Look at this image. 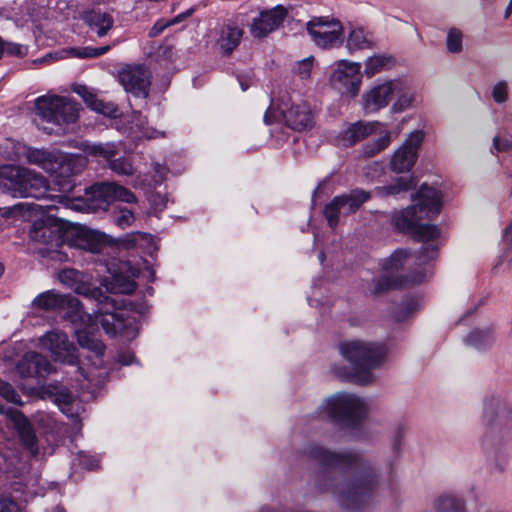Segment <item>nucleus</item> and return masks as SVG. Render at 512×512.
<instances>
[{
    "mask_svg": "<svg viewBox=\"0 0 512 512\" xmlns=\"http://www.w3.org/2000/svg\"><path fill=\"white\" fill-rule=\"evenodd\" d=\"M243 36V30L236 24H224L219 31L217 44L221 51L227 55L231 54L240 44Z\"/></svg>",
    "mask_w": 512,
    "mask_h": 512,
    "instance_id": "obj_28",
    "label": "nucleus"
},
{
    "mask_svg": "<svg viewBox=\"0 0 512 512\" xmlns=\"http://www.w3.org/2000/svg\"><path fill=\"white\" fill-rule=\"evenodd\" d=\"M3 52H4V45H3L2 40L0 39V58L2 57Z\"/></svg>",
    "mask_w": 512,
    "mask_h": 512,
    "instance_id": "obj_63",
    "label": "nucleus"
},
{
    "mask_svg": "<svg viewBox=\"0 0 512 512\" xmlns=\"http://www.w3.org/2000/svg\"><path fill=\"white\" fill-rule=\"evenodd\" d=\"M84 150L88 155L107 162L118 154L117 146L114 143L88 144Z\"/></svg>",
    "mask_w": 512,
    "mask_h": 512,
    "instance_id": "obj_36",
    "label": "nucleus"
},
{
    "mask_svg": "<svg viewBox=\"0 0 512 512\" xmlns=\"http://www.w3.org/2000/svg\"><path fill=\"white\" fill-rule=\"evenodd\" d=\"M36 114L59 130L64 125L75 123L79 117V105L71 98L62 96H40L35 100Z\"/></svg>",
    "mask_w": 512,
    "mask_h": 512,
    "instance_id": "obj_8",
    "label": "nucleus"
},
{
    "mask_svg": "<svg viewBox=\"0 0 512 512\" xmlns=\"http://www.w3.org/2000/svg\"><path fill=\"white\" fill-rule=\"evenodd\" d=\"M14 161H25L28 164L38 166L45 172L53 175L60 171L55 178H64L74 173L73 164L75 159L70 158L56 149H40L27 146L22 143H13Z\"/></svg>",
    "mask_w": 512,
    "mask_h": 512,
    "instance_id": "obj_5",
    "label": "nucleus"
},
{
    "mask_svg": "<svg viewBox=\"0 0 512 512\" xmlns=\"http://www.w3.org/2000/svg\"><path fill=\"white\" fill-rule=\"evenodd\" d=\"M72 242L73 246L92 253H100L106 246L102 234L87 229L78 230Z\"/></svg>",
    "mask_w": 512,
    "mask_h": 512,
    "instance_id": "obj_27",
    "label": "nucleus"
},
{
    "mask_svg": "<svg viewBox=\"0 0 512 512\" xmlns=\"http://www.w3.org/2000/svg\"><path fill=\"white\" fill-rule=\"evenodd\" d=\"M72 395L71 393H60L57 397V400L61 403H64V404H69L72 402Z\"/></svg>",
    "mask_w": 512,
    "mask_h": 512,
    "instance_id": "obj_59",
    "label": "nucleus"
},
{
    "mask_svg": "<svg viewBox=\"0 0 512 512\" xmlns=\"http://www.w3.org/2000/svg\"><path fill=\"white\" fill-rule=\"evenodd\" d=\"M493 146L497 151H506L512 148V142L509 140H501L499 137H494Z\"/></svg>",
    "mask_w": 512,
    "mask_h": 512,
    "instance_id": "obj_56",
    "label": "nucleus"
},
{
    "mask_svg": "<svg viewBox=\"0 0 512 512\" xmlns=\"http://www.w3.org/2000/svg\"><path fill=\"white\" fill-rule=\"evenodd\" d=\"M24 209H30L27 203H18L12 207V210L22 212Z\"/></svg>",
    "mask_w": 512,
    "mask_h": 512,
    "instance_id": "obj_61",
    "label": "nucleus"
},
{
    "mask_svg": "<svg viewBox=\"0 0 512 512\" xmlns=\"http://www.w3.org/2000/svg\"><path fill=\"white\" fill-rule=\"evenodd\" d=\"M401 284L395 280V279H390L389 277H381L379 278L376 283H375V287H374V293L375 294H381L383 293L384 291L390 289V288H395V287H398L400 286Z\"/></svg>",
    "mask_w": 512,
    "mask_h": 512,
    "instance_id": "obj_49",
    "label": "nucleus"
},
{
    "mask_svg": "<svg viewBox=\"0 0 512 512\" xmlns=\"http://www.w3.org/2000/svg\"><path fill=\"white\" fill-rule=\"evenodd\" d=\"M378 122L358 121L347 126L338 136L339 144L352 146L376 132Z\"/></svg>",
    "mask_w": 512,
    "mask_h": 512,
    "instance_id": "obj_25",
    "label": "nucleus"
},
{
    "mask_svg": "<svg viewBox=\"0 0 512 512\" xmlns=\"http://www.w3.org/2000/svg\"><path fill=\"white\" fill-rule=\"evenodd\" d=\"M170 25L169 22H165L164 20L157 21L153 27L149 30L148 35L149 37H157L160 35L168 26Z\"/></svg>",
    "mask_w": 512,
    "mask_h": 512,
    "instance_id": "obj_55",
    "label": "nucleus"
},
{
    "mask_svg": "<svg viewBox=\"0 0 512 512\" xmlns=\"http://www.w3.org/2000/svg\"><path fill=\"white\" fill-rule=\"evenodd\" d=\"M413 201V205L394 215L393 222L399 231L423 242L415 258L418 265H424L437 257L438 245L435 240L440 232L436 225H423L420 222L424 219H432L440 213L441 193L434 187L422 184Z\"/></svg>",
    "mask_w": 512,
    "mask_h": 512,
    "instance_id": "obj_2",
    "label": "nucleus"
},
{
    "mask_svg": "<svg viewBox=\"0 0 512 512\" xmlns=\"http://www.w3.org/2000/svg\"><path fill=\"white\" fill-rule=\"evenodd\" d=\"M26 167L15 164H3L0 166V190L15 198H20L21 191H26L23 179Z\"/></svg>",
    "mask_w": 512,
    "mask_h": 512,
    "instance_id": "obj_22",
    "label": "nucleus"
},
{
    "mask_svg": "<svg viewBox=\"0 0 512 512\" xmlns=\"http://www.w3.org/2000/svg\"><path fill=\"white\" fill-rule=\"evenodd\" d=\"M22 377H45L53 370L50 361L37 352H28L17 365Z\"/></svg>",
    "mask_w": 512,
    "mask_h": 512,
    "instance_id": "obj_23",
    "label": "nucleus"
},
{
    "mask_svg": "<svg viewBox=\"0 0 512 512\" xmlns=\"http://www.w3.org/2000/svg\"><path fill=\"white\" fill-rule=\"evenodd\" d=\"M112 196H113V202L121 201V202L129 203V204L137 202V197L132 191H130L126 187L121 186L115 182H113Z\"/></svg>",
    "mask_w": 512,
    "mask_h": 512,
    "instance_id": "obj_44",
    "label": "nucleus"
},
{
    "mask_svg": "<svg viewBox=\"0 0 512 512\" xmlns=\"http://www.w3.org/2000/svg\"><path fill=\"white\" fill-rule=\"evenodd\" d=\"M0 512H21V507L12 497L0 495Z\"/></svg>",
    "mask_w": 512,
    "mask_h": 512,
    "instance_id": "obj_50",
    "label": "nucleus"
},
{
    "mask_svg": "<svg viewBox=\"0 0 512 512\" xmlns=\"http://www.w3.org/2000/svg\"><path fill=\"white\" fill-rule=\"evenodd\" d=\"M85 191L87 200L94 209L106 210L113 203V182L95 183Z\"/></svg>",
    "mask_w": 512,
    "mask_h": 512,
    "instance_id": "obj_26",
    "label": "nucleus"
},
{
    "mask_svg": "<svg viewBox=\"0 0 512 512\" xmlns=\"http://www.w3.org/2000/svg\"><path fill=\"white\" fill-rule=\"evenodd\" d=\"M312 69V58H306L297 63L296 73L302 78H308Z\"/></svg>",
    "mask_w": 512,
    "mask_h": 512,
    "instance_id": "obj_53",
    "label": "nucleus"
},
{
    "mask_svg": "<svg viewBox=\"0 0 512 512\" xmlns=\"http://www.w3.org/2000/svg\"><path fill=\"white\" fill-rule=\"evenodd\" d=\"M322 408L333 421L346 426L357 425L368 412L365 400L349 393L331 396L323 403Z\"/></svg>",
    "mask_w": 512,
    "mask_h": 512,
    "instance_id": "obj_7",
    "label": "nucleus"
},
{
    "mask_svg": "<svg viewBox=\"0 0 512 512\" xmlns=\"http://www.w3.org/2000/svg\"><path fill=\"white\" fill-rule=\"evenodd\" d=\"M494 342V335L490 330L472 331L466 338V343L476 349H485Z\"/></svg>",
    "mask_w": 512,
    "mask_h": 512,
    "instance_id": "obj_37",
    "label": "nucleus"
},
{
    "mask_svg": "<svg viewBox=\"0 0 512 512\" xmlns=\"http://www.w3.org/2000/svg\"><path fill=\"white\" fill-rule=\"evenodd\" d=\"M446 45L449 52H460L462 49V33L455 28L450 29L447 35Z\"/></svg>",
    "mask_w": 512,
    "mask_h": 512,
    "instance_id": "obj_47",
    "label": "nucleus"
},
{
    "mask_svg": "<svg viewBox=\"0 0 512 512\" xmlns=\"http://www.w3.org/2000/svg\"><path fill=\"white\" fill-rule=\"evenodd\" d=\"M410 252L404 249L396 250L382 263V269L388 273L399 270L410 256Z\"/></svg>",
    "mask_w": 512,
    "mask_h": 512,
    "instance_id": "obj_40",
    "label": "nucleus"
},
{
    "mask_svg": "<svg viewBox=\"0 0 512 512\" xmlns=\"http://www.w3.org/2000/svg\"><path fill=\"white\" fill-rule=\"evenodd\" d=\"M24 175L23 186L26 191H21L20 198L49 199L65 204L66 194L70 193L75 185L72 178L66 176L61 179L55 178L51 186L44 175L27 167Z\"/></svg>",
    "mask_w": 512,
    "mask_h": 512,
    "instance_id": "obj_6",
    "label": "nucleus"
},
{
    "mask_svg": "<svg viewBox=\"0 0 512 512\" xmlns=\"http://www.w3.org/2000/svg\"><path fill=\"white\" fill-rule=\"evenodd\" d=\"M512 13V0H510L508 6L506 7V10H505V13H504V17L507 19L509 18V16L511 15Z\"/></svg>",
    "mask_w": 512,
    "mask_h": 512,
    "instance_id": "obj_62",
    "label": "nucleus"
},
{
    "mask_svg": "<svg viewBox=\"0 0 512 512\" xmlns=\"http://www.w3.org/2000/svg\"><path fill=\"white\" fill-rule=\"evenodd\" d=\"M134 220L135 216L131 210L120 206L115 207L113 213V222L117 226L122 229L127 228L133 224Z\"/></svg>",
    "mask_w": 512,
    "mask_h": 512,
    "instance_id": "obj_43",
    "label": "nucleus"
},
{
    "mask_svg": "<svg viewBox=\"0 0 512 512\" xmlns=\"http://www.w3.org/2000/svg\"><path fill=\"white\" fill-rule=\"evenodd\" d=\"M39 344L47 349L55 361L75 365L78 363L77 348L69 341L66 333L52 330L39 338Z\"/></svg>",
    "mask_w": 512,
    "mask_h": 512,
    "instance_id": "obj_12",
    "label": "nucleus"
},
{
    "mask_svg": "<svg viewBox=\"0 0 512 512\" xmlns=\"http://www.w3.org/2000/svg\"><path fill=\"white\" fill-rule=\"evenodd\" d=\"M339 350L351 364V371L343 376L362 385L372 381V370L379 368L387 356V349L383 344L362 340L345 341L340 344Z\"/></svg>",
    "mask_w": 512,
    "mask_h": 512,
    "instance_id": "obj_3",
    "label": "nucleus"
},
{
    "mask_svg": "<svg viewBox=\"0 0 512 512\" xmlns=\"http://www.w3.org/2000/svg\"><path fill=\"white\" fill-rule=\"evenodd\" d=\"M400 80H390L374 86L363 96V106L367 113H374L386 107L395 92H399Z\"/></svg>",
    "mask_w": 512,
    "mask_h": 512,
    "instance_id": "obj_17",
    "label": "nucleus"
},
{
    "mask_svg": "<svg viewBox=\"0 0 512 512\" xmlns=\"http://www.w3.org/2000/svg\"><path fill=\"white\" fill-rule=\"evenodd\" d=\"M414 186V181L411 177L398 178L394 183L383 186L377 189L378 193L382 196L399 195L402 192L408 191Z\"/></svg>",
    "mask_w": 512,
    "mask_h": 512,
    "instance_id": "obj_39",
    "label": "nucleus"
},
{
    "mask_svg": "<svg viewBox=\"0 0 512 512\" xmlns=\"http://www.w3.org/2000/svg\"><path fill=\"white\" fill-rule=\"evenodd\" d=\"M307 30L314 43L321 48H333L342 43L343 26L338 20L314 18L307 23Z\"/></svg>",
    "mask_w": 512,
    "mask_h": 512,
    "instance_id": "obj_11",
    "label": "nucleus"
},
{
    "mask_svg": "<svg viewBox=\"0 0 512 512\" xmlns=\"http://www.w3.org/2000/svg\"><path fill=\"white\" fill-rule=\"evenodd\" d=\"M83 20L95 30L99 37L107 35L108 31L113 27L114 19L111 14L100 10H91L83 15Z\"/></svg>",
    "mask_w": 512,
    "mask_h": 512,
    "instance_id": "obj_30",
    "label": "nucleus"
},
{
    "mask_svg": "<svg viewBox=\"0 0 512 512\" xmlns=\"http://www.w3.org/2000/svg\"><path fill=\"white\" fill-rule=\"evenodd\" d=\"M75 92L83 98L92 110L111 118L117 117V106L111 102L106 103L98 99L86 86H78Z\"/></svg>",
    "mask_w": 512,
    "mask_h": 512,
    "instance_id": "obj_29",
    "label": "nucleus"
},
{
    "mask_svg": "<svg viewBox=\"0 0 512 512\" xmlns=\"http://www.w3.org/2000/svg\"><path fill=\"white\" fill-rule=\"evenodd\" d=\"M14 161H25L28 164L38 166L45 172L53 175L60 171L55 178H64L74 173L73 164L75 159L70 158L56 149H40L27 146L22 143H13Z\"/></svg>",
    "mask_w": 512,
    "mask_h": 512,
    "instance_id": "obj_4",
    "label": "nucleus"
},
{
    "mask_svg": "<svg viewBox=\"0 0 512 512\" xmlns=\"http://www.w3.org/2000/svg\"><path fill=\"white\" fill-rule=\"evenodd\" d=\"M395 93L398 94V98L392 107L394 112H402L404 110H407L413 105V103L416 100L415 92L411 91L410 89L404 88L402 82L400 91Z\"/></svg>",
    "mask_w": 512,
    "mask_h": 512,
    "instance_id": "obj_41",
    "label": "nucleus"
},
{
    "mask_svg": "<svg viewBox=\"0 0 512 512\" xmlns=\"http://www.w3.org/2000/svg\"><path fill=\"white\" fill-rule=\"evenodd\" d=\"M419 303L416 299H408L402 304L401 312L397 314V320H403L407 315L417 310Z\"/></svg>",
    "mask_w": 512,
    "mask_h": 512,
    "instance_id": "obj_52",
    "label": "nucleus"
},
{
    "mask_svg": "<svg viewBox=\"0 0 512 512\" xmlns=\"http://www.w3.org/2000/svg\"><path fill=\"white\" fill-rule=\"evenodd\" d=\"M304 453L324 467L347 469L352 472L351 480L332 488L341 506L352 511H360L374 501L378 474L371 459L353 450L333 452L317 444L308 445Z\"/></svg>",
    "mask_w": 512,
    "mask_h": 512,
    "instance_id": "obj_1",
    "label": "nucleus"
},
{
    "mask_svg": "<svg viewBox=\"0 0 512 512\" xmlns=\"http://www.w3.org/2000/svg\"><path fill=\"white\" fill-rule=\"evenodd\" d=\"M23 47L21 45H12L11 48H9V52L11 54L15 55H22L23 53Z\"/></svg>",
    "mask_w": 512,
    "mask_h": 512,
    "instance_id": "obj_60",
    "label": "nucleus"
},
{
    "mask_svg": "<svg viewBox=\"0 0 512 512\" xmlns=\"http://www.w3.org/2000/svg\"><path fill=\"white\" fill-rule=\"evenodd\" d=\"M369 199L370 193L362 189H353L348 194L335 196L324 209L329 227L335 229L341 216L356 212Z\"/></svg>",
    "mask_w": 512,
    "mask_h": 512,
    "instance_id": "obj_9",
    "label": "nucleus"
},
{
    "mask_svg": "<svg viewBox=\"0 0 512 512\" xmlns=\"http://www.w3.org/2000/svg\"><path fill=\"white\" fill-rule=\"evenodd\" d=\"M421 131L412 132L391 158V169L397 173L410 171L417 159V151L423 141Z\"/></svg>",
    "mask_w": 512,
    "mask_h": 512,
    "instance_id": "obj_14",
    "label": "nucleus"
},
{
    "mask_svg": "<svg viewBox=\"0 0 512 512\" xmlns=\"http://www.w3.org/2000/svg\"><path fill=\"white\" fill-rule=\"evenodd\" d=\"M53 512H65V510L62 507H55Z\"/></svg>",
    "mask_w": 512,
    "mask_h": 512,
    "instance_id": "obj_64",
    "label": "nucleus"
},
{
    "mask_svg": "<svg viewBox=\"0 0 512 512\" xmlns=\"http://www.w3.org/2000/svg\"><path fill=\"white\" fill-rule=\"evenodd\" d=\"M287 15V10L278 5L270 10L262 11L250 27L253 37L263 38L280 26Z\"/></svg>",
    "mask_w": 512,
    "mask_h": 512,
    "instance_id": "obj_21",
    "label": "nucleus"
},
{
    "mask_svg": "<svg viewBox=\"0 0 512 512\" xmlns=\"http://www.w3.org/2000/svg\"><path fill=\"white\" fill-rule=\"evenodd\" d=\"M102 284L113 294H131L137 286L129 276L118 273L106 278Z\"/></svg>",
    "mask_w": 512,
    "mask_h": 512,
    "instance_id": "obj_33",
    "label": "nucleus"
},
{
    "mask_svg": "<svg viewBox=\"0 0 512 512\" xmlns=\"http://www.w3.org/2000/svg\"><path fill=\"white\" fill-rule=\"evenodd\" d=\"M504 241L512 249V221L504 232Z\"/></svg>",
    "mask_w": 512,
    "mask_h": 512,
    "instance_id": "obj_58",
    "label": "nucleus"
},
{
    "mask_svg": "<svg viewBox=\"0 0 512 512\" xmlns=\"http://www.w3.org/2000/svg\"><path fill=\"white\" fill-rule=\"evenodd\" d=\"M512 416V405L506 400L493 399L485 404L484 417L488 422L497 420L505 424Z\"/></svg>",
    "mask_w": 512,
    "mask_h": 512,
    "instance_id": "obj_31",
    "label": "nucleus"
},
{
    "mask_svg": "<svg viewBox=\"0 0 512 512\" xmlns=\"http://www.w3.org/2000/svg\"><path fill=\"white\" fill-rule=\"evenodd\" d=\"M390 141V133L386 131L385 134L379 137L375 142L365 145L363 147V154L367 157H372L386 149Z\"/></svg>",
    "mask_w": 512,
    "mask_h": 512,
    "instance_id": "obj_42",
    "label": "nucleus"
},
{
    "mask_svg": "<svg viewBox=\"0 0 512 512\" xmlns=\"http://www.w3.org/2000/svg\"><path fill=\"white\" fill-rule=\"evenodd\" d=\"M110 46H102V47H82V48H73L71 50L73 56L78 58H95L105 54L109 51Z\"/></svg>",
    "mask_w": 512,
    "mask_h": 512,
    "instance_id": "obj_46",
    "label": "nucleus"
},
{
    "mask_svg": "<svg viewBox=\"0 0 512 512\" xmlns=\"http://www.w3.org/2000/svg\"><path fill=\"white\" fill-rule=\"evenodd\" d=\"M34 308L44 311H58L69 308L78 313L81 308L79 300L71 295L60 294L54 290L40 293L33 301Z\"/></svg>",
    "mask_w": 512,
    "mask_h": 512,
    "instance_id": "obj_18",
    "label": "nucleus"
},
{
    "mask_svg": "<svg viewBox=\"0 0 512 512\" xmlns=\"http://www.w3.org/2000/svg\"><path fill=\"white\" fill-rule=\"evenodd\" d=\"M0 395L8 402L17 405H22L21 398L17 391L14 389V387L11 384L2 380H0Z\"/></svg>",
    "mask_w": 512,
    "mask_h": 512,
    "instance_id": "obj_48",
    "label": "nucleus"
},
{
    "mask_svg": "<svg viewBox=\"0 0 512 512\" xmlns=\"http://www.w3.org/2000/svg\"><path fill=\"white\" fill-rule=\"evenodd\" d=\"M0 414H5L13 423L14 428L20 437L22 444L32 455L38 454V445L35 432L29 420L22 412L15 408L3 409L0 407Z\"/></svg>",
    "mask_w": 512,
    "mask_h": 512,
    "instance_id": "obj_20",
    "label": "nucleus"
},
{
    "mask_svg": "<svg viewBox=\"0 0 512 512\" xmlns=\"http://www.w3.org/2000/svg\"><path fill=\"white\" fill-rule=\"evenodd\" d=\"M29 237L36 243L45 244L50 247H59L63 243L60 228L57 225L48 224L43 221L35 222L32 225Z\"/></svg>",
    "mask_w": 512,
    "mask_h": 512,
    "instance_id": "obj_24",
    "label": "nucleus"
},
{
    "mask_svg": "<svg viewBox=\"0 0 512 512\" xmlns=\"http://www.w3.org/2000/svg\"><path fill=\"white\" fill-rule=\"evenodd\" d=\"M118 360L123 365H129L134 360V354L130 351H123L118 354Z\"/></svg>",
    "mask_w": 512,
    "mask_h": 512,
    "instance_id": "obj_57",
    "label": "nucleus"
},
{
    "mask_svg": "<svg viewBox=\"0 0 512 512\" xmlns=\"http://www.w3.org/2000/svg\"><path fill=\"white\" fill-rule=\"evenodd\" d=\"M150 78L148 68L143 65L128 66L119 72V80L124 89L137 97L148 96Z\"/></svg>",
    "mask_w": 512,
    "mask_h": 512,
    "instance_id": "obj_15",
    "label": "nucleus"
},
{
    "mask_svg": "<svg viewBox=\"0 0 512 512\" xmlns=\"http://www.w3.org/2000/svg\"><path fill=\"white\" fill-rule=\"evenodd\" d=\"M95 300L98 303L96 318L104 331L110 336L124 334L129 324L125 319V311L120 309L118 302L103 293L100 299Z\"/></svg>",
    "mask_w": 512,
    "mask_h": 512,
    "instance_id": "obj_10",
    "label": "nucleus"
},
{
    "mask_svg": "<svg viewBox=\"0 0 512 512\" xmlns=\"http://www.w3.org/2000/svg\"><path fill=\"white\" fill-rule=\"evenodd\" d=\"M77 341L81 347L94 352L97 356H102L104 353V344L94 335L86 331L77 332Z\"/></svg>",
    "mask_w": 512,
    "mask_h": 512,
    "instance_id": "obj_38",
    "label": "nucleus"
},
{
    "mask_svg": "<svg viewBox=\"0 0 512 512\" xmlns=\"http://www.w3.org/2000/svg\"><path fill=\"white\" fill-rule=\"evenodd\" d=\"M435 512H465V503L453 495H441L433 502Z\"/></svg>",
    "mask_w": 512,
    "mask_h": 512,
    "instance_id": "obj_35",
    "label": "nucleus"
},
{
    "mask_svg": "<svg viewBox=\"0 0 512 512\" xmlns=\"http://www.w3.org/2000/svg\"><path fill=\"white\" fill-rule=\"evenodd\" d=\"M330 82L342 95L355 97L361 85L360 64L341 60L330 77Z\"/></svg>",
    "mask_w": 512,
    "mask_h": 512,
    "instance_id": "obj_13",
    "label": "nucleus"
},
{
    "mask_svg": "<svg viewBox=\"0 0 512 512\" xmlns=\"http://www.w3.org/2000/svg\"><path fill=\"white\" fill-rule=\"evenodd\" d=\"M59 281L72 289L75 293L92 299H100L102 291L100 288L94 287L91 283L92 277L89 274L79 270L68 268L58 273Z\"/></svg>",
    "mask_w": 512,
    "mask_h": 512,
    "instance_id": "obj_16",
    "label": "nucleus"
},
{
    "mask_svg": "<svg viewBox=\"0 0 512 512\" xmlns=\"http://www.w3.org/2000/svg\"><path fill=\"white\" fill-rule=\"evenodd\" d=\"M109 167L112 171L119 175L129 176L133 174V166L131 162L125 157H120L117 159L112 158L109 161Z\"/></svg>",
    "mask_w": 512,
    "mask_h": 512,
    "instance_id": "obj_45",
    "label": "nucleus"
},
{
    "mask_svg": "<svg viewBox=\"0 0 512 512\" xmlns=\"http://www.w3.org/2000/svg\"><path fill=\"white\" fill-rule=\"evenodd\" d=\"M493 99L497 103H503L507 100V83L504 81L498 82L494 87L492 91Z\"/></svg>",
    "mask_w": 512,
    "mask_h": 512,
    "instance_id": "obj_51",
    "label": "nucleus"
},
{
    "mask_svg": "<svg viewBox=\"0 0 512 512\" xmlns=\"http://www.w3.org/2000/svg\"><path fill=\"white\" fill-rule=\"evenodd\" d=\"M280 110L285 124L293 130H306L314 124L311 108L305 102L291 104L290 106L287 103H283L280 106Z\"/></svg>",
    "mask_w": 512,
    "mask_h": 512,
    "instance_id": "obj_19",
    "label": "nucleus"
},
{
    "mask_svg": "<svg viewBox=\"0 0 512 512\" xmlns=\"http://www.w3.org/2000/svg\"><path fill=\"white\" fill-rule=\"evenodd\" d=\"M374 37L371 32L365 31L363 28H353L348 37L346 46L349 51L365 50L374 47Z\"/></svg>",
    "mask_w": 512,
    "mask_h": 512,
    "instance_id": "obj_32",
    "label": "nucleus"
},
{
    "mask_svg": "<svg viewBox=\"0 0 512 512\" xmlns=\"http://www.w3.org/2000/svg\"><path fill=\"white\" fill-rule=\"evenodd\" d=\"M79 463L86 469H95L98 467V460L85 452L79 453Z\"/></svg>",
    "mask_w": 512,
    "mask_h": 512,
    "instance_id": "obj_54",
    "label": "nucleus"
},
{
    "mask_svg": "<svg viewBox=\"0 0 512 512\" xmlns=\"http://www.w3.org/2000/svg\"><path fill=\"white\" fill-rule=\"evenodd\" d=\"M394 58L388 54H376L369 57L364 64V74L371 78L374 75L390 68L394 64Z\"/></svg>",
    "mask_w": 512,
    "mask_h": 512,
    "instance_id": "obj_34",
    "label": "nucleus"
}]
</instances>
